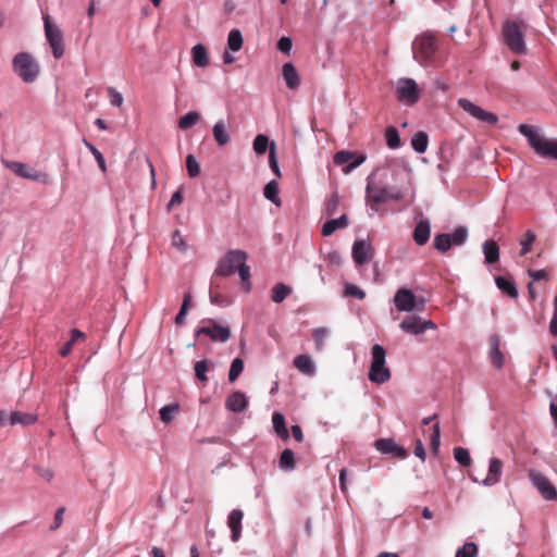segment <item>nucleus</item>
<instances>
[{
	"label": "nucleus",
	"mask_w": 557,
	"mask_h": 557,
	"mask_svg": "<svg viewBox=\"0 0 557 557\" xmlns=\"http://www.w3.org/2000/svg\"><path fill=\"white\" fill-rule=\"evenodd\" d=\"M518 131L539 156L557 159V140L544 138L537 129L527 124H520Z\"/></svg>",
	"instance_id": "obj_1"
},
{
	"label": "nucleus",
	"mask_w": 557,
	"mask_h": 557,
	"mask_svg": "<svg viewBox=\"0 0 557 557\" xmlns=\"http://www.w3.org/2000/svg\"><path fill=\"white\" fill-rule=\"evenodd\" d=\"M437 49V38L431 33L421 34L412 42L413 58L423 66L434 61Z\"/></svg>",
	"instance_id": "obj_2"
},
{
	"label": "nucleus",
	"mask_w": 557,
	"mask_h": 557,
	"mask_svg": "<svg viewBox=\"0 0 557 557\" xmlns=\"http://www.w3.org/2000/svg\"><path fill=\"white\" fill-rule=\"evenodd\" d=\"M527 24L521 20H507L503 25V35L507 47L515 53H524L523 32Z\"/></svg>",
	"instance_id": "obj_3"
},
{
	"label": "nucleus",
	"mask_w": 557,
	"mask_h": 557,
	"mask_svg": "<svg viewBox=\"0 0 557 557\" xmlns=\"http://www.w3.org/2000/svg\"><path fill=\"white\" fill-rule=\"evenodd\" d=\"M371 366L369 370V380L376 384H384L391 379V371L385 366L386 351L383 346L375 344L371 348Z\"/></svg>",
	"instance_id": "obj_4"
},
{
	"label": "nucleus",
	"mask_w": 557,
	"mask_h": 557,
	"mask_svg": "<svg viewBox=\"0 0 557 557\" xmlns=\"http://www.w3.org/2000/svg\"><path fill=\"white\" fill-rule=\"evenodd\" d=\"M14 73L25 83H33L37 79L40 67L37 61L28 52L17 53L12 61Z\"/></svg>",
	"instance_id": "obj_5"
},
{
	"label": "nucleus",
	"mask_w": 557,
	"mask_h": 557,
	"mask_svg": "<svg viewBox=\"0 0 557 557\" xmlns=\"http://www.w3.org/2000/svg\"><path fill=\"white\" fill-rule=\"evenodd\" d=\"M367 200L370 203L372 210H377L379 206L387 200L398 201L403 199V193L398 189H389L384 186H380L371 181L367 184Z\"/></svg>",
	"instance_id": "obj_6"
},
{
	"label": "nucleus",
	"mask_w": 557,
	"mask_h": 557,
	"mask_svg": "<svg viewBox=\"0 0 557 557\" xmlns=\"http://www.w3.org/2000/svg\"><path fill=\"white\" fill-rule=\"evenodd\" d=\"M247 255L243 250H230L218 263L214 276H230L238 270L243 262H246Z\"/></svg>",
	"instance_id": "obj_7"
},
{
	"label": "nucleus",
	"mask_w": 557,
	"mask_h": 557,
	"mask_svg": "<svg viewBox=\"0 0 557 557\" xmlns=\"http://www.w3.org/2000/svg\"><path fill=\"white\" fill-rule=\"evenodd\" d=\"M468 238V230L465 226H458L451 234H437L434 237L433 245L441 251L446 252L453 246H461Z\"/></svg>",
	"instance_id": "obj_8"
},
{
	"label": "nucleus",
	"mask_w": 557,
	"mask_h": 557,
	"mask_svg": "<svg viewBox=\"0 0 557 557\" xmlns=\"http://www.w3.org/2000/svg\"><path fill=\"white\" fill-rule=\"evenodd\" d=\"M44 23L46 38L51 47L52 54L55 59H61L64 54L63 33L59 26L51 23L49 15L44 16Z\"/></svg>",
	"instance_id": "obj_9"
},
{
	"label": "nucleus",
	"mask_w": 557,
	"mask_h": 557,
	"mask_svg": "<svg viewBox=\"0 0 557 557\" xmlns=\"http://www.w3.org/2000/svg\"><path fill=\"white\" fill-rule=\"evenodd\" d=\"M528 476L532 485L539 491L545 500H557V488L547 476L535 469H530Z\"/></svg>",
	"instance_id": "obj_10"
},
{
	"label": "nucleus",
	"mask_w": 557,
	"mask_h": 557,
	"mask_svg": "<svg viewBox=\"0 0 557 557\" xmlns=\"http://www.w3.org/2000/svg\"><path fill=\"white\" fill-rule=\"evenodd\" d=\"M200 327L196 330V336H209L213 342L225 343L231 337V330L228 326L219 324L212 319L203 320Z\"/></svg>",
	"instance_id": "obj_11"
},
{
	"label": "nucleus",
	"mask_w": 557,
	"mask_h": 557,
	"mask_svg": "<svg viewBox=\"0 0 557 557\" xmlns=\"http://www.w3.org/2000/svg\"><path fill=\"white\" fill-rule=\"evenodd\" d=\"M394 305L399 311L411 312L414 309L422 310L424 308V300H418L412 290L401 287L394 296Z\"/></svg>",
	"instance_id": "obj_12"
},
{
	"label": "nucleus",
	"mask_w": 557,
	"mask_h": 557,
	"mask_svg": "<svg viewBox=\"0 0 557 557\" xmlns=\"http://www.w3.org/2000/svg\"><path fill=\"white\" fill-rule=\"evenodd\" d=\"M396 96L400 102L412 106L420 98V90L417 83L411 78H400L396 86Z\"/></svg>",
	"instance_id": "obj_13"
},
{
	"label": "nucleus",
	"mask_w": 557,
	"mask_h": 557,
	"mask_svg": "<svg viewBox=\"0 0 557 557\" xmlns=\"http://www.w3.org/2000/svg\"><path fill=\"white\" fill-rule=\"evenodd\" d=\"M3 164L5 168L11 170L15 175H17L20 177L30 180L34 182H42V183H47V181H48V176L46 173L36 171L35 169H33L32 166H29L26 163L18 162V161L3 160Z\"/></svg>",
	"instance_id": "obj_14"
},
{
	"label": "nucleus",
	"mask_w": 557,
	"mask_h": 557,
	"mask_svg": "<svg viewBox=\"0 0 557 557\" xmlns=\"http://www.w3.org/2000/svg\"><path fill=\"white\" fill-rule=\"evenodd\" d=\"M458 106L469 113L472 117L486 123L488 125H496L498 122V117L495 113L485 111L481 107L474 104L469 99L460 98L458 99Z\"/></svg>",
	"instance_id": "obj_15"
},
{
	"label": "nucleus",
	"mask_w": 557,
	"mask_h": 557,
	"mask_svg": "<svg viewBox=\"0 0 557 557\" xmlns=\"http://www.w3.org/2000/svg\"><path fill=\"white\" fill-rule=\"evenodd\" d=\"M399 327L408 334L419 335L426 330H435L437 326L431 320H422L418 315H407L400 322Z\"/></svg>",
	"instance_id": "obj_16"
},
{
	"label": "nucleus",
	"mask_w": 557,
	"mask_h": 557,
	"mask_svg": "<svg viewBox=\"0 0 557 557\" xmlns=\"http://www.w3.org/2000/svg\"><path fill=\"white\" fill-rule=\"evenodd\" d=\"M374 255V249L369 242L356 240L352 246V259L357 265L369 262Z\"/></svg>",
	"instance_id": "obj_17"
},
{
	"label": "nucleus",
	"mask_w": 557,
	"mask_h": 557,
	"mask_svg": "<svg viewBox=\"0 0 557 557\" xmlns=\"http://www.w3.org/2000/svg\"><path fill=\"white\" fill-rule=\"evenodd\" d=\"M244 512L240 509H233L227 518V525L231 529V539L233 542H237L242 536V521Z\"/></svg>",
	"instance_id": "obj_18"
},
{
	"label": "nucleus",
	"mask_w": 557,
	"mask_h": 557,
	"mask_svg": "<svg viewBox=\"0 0 557 557\" xmlns=\"http://www.w3.org/2000/svg\"><path fill=\"white\" fill-rule=\"evenodd\" d=\"M374 446L382 454H394L401 458L406 457V450L398 446L392 438L376 440Z\"/></svg>",
	"instance_id": "obj_19"
},
{
	"label": "nucleus",
	"mask_w": 557,
	"mask_h": 557,
	"mask_svg": "<svg viewBox=\"0 0 557 557\" xmlns=\"http://www.w3.org/2000/svg\"><path fill=\"white\" fill-rule=\"evenodd\" d=\"M248 406V399L242 392L232 393L225 400V407L232 412L244 411Z\"/></svg>",
	"instance_id": "obj_20"
},
{
	"label": "nucleus",
	"mask_w": 557,
	"mask_h": 557,
	"mask_svg": "<svg viewBox=\"0 0 557 557\" xmlns=\"http://www.w3.org/2000/svg\"><path fill=\"white\" fill-rule=\"evenodd\" d=\"M503 472V462L498 458L490 460L488 472L482 483L486 486H492L499 482Z\"/></svg>",
	"instance_id": "obj_21"
},
{
	"label": "nucleus",
	"mask_w": 557,
	"mask_h": 557,
	"mask_svg": "<svg viewBox=\"0 0 557 557\" xmlns=\"http://www.w3.org/2000/svg\"><path fill=\"white\" fill-rule=\"evenodd\" d=\"M431 234V225L429 220L421 219L413 231L412 237L417 245L423 246L428 243Z\"/></svg>",
	"instance_id": "obj_22"
},
{
	"label": "nucleus",
	"mask_w": 557,
	"mask_h": 557,
	"mask_svg": "<svg viewBox=\"0 0 557 557\" xmlns=\"http://www.w3.org/2000/svg\"><path fill=\"white\" fill-rule=\"evenodd\" d=\"M349 225V219L347 214H342L338 219H332L326 221L321 230L323 236H331L335 231L345 228Z\"/></svg>",
	"instance_id": "obj_23"
},
{
	"label": "nucleus",
	"mask_w": 557,
	"mask_h": 557,
	"mask_svg": "<svg viewBox=\"0 0 557 557\" xmlns=\"http://www.w3.org/2000/svg\"><path fill=\"white\" fill-rule=\"evenodd\" d=\"M282 74L289 89H297L299 87L300 77L294 64L285 63L282 69Z\"/></svg>",
	"instance_id": "obj_24"
},
{
	"label": "nucleus",
	"mask_w": 557,
	"mask_h": 557,
	"mask_svg": "<svg viewBox=\"0 0 557 557\" xmlns=\"http://www.w3.org/2000/svg\"><path fill=\"white\" fill-rule=\"evenodd\" d=\"M293 364L298 371L306 375H312L315 371L312 358L306 354L295 357Z\"/></svg>",
	"instance_id": "obj_25"
},
{
	"label": "nucleus",
	"mask_w": 557,
	"mask_h": 557,
	"mask_svg": "<svg viewBox=\"0 0 557 557\" xmlns=\"http://www.w3.org/2000/svg\"><path fill=\"white\" fill-rule=\"evenodd\" d=\"M37 420H38L37 414L27 413V412L12 411L9 414V424L10 425L21 424L23 426H27V425L36 423Z\"/></svg>",
	"instance_id": "obj_26"
},
{
	"label": "nucleus",
	"mask_w": 557,
	"mask_h": 557,
	"mask_svg": "<svg viewBox=\"0 0 557 557\" xmlns=\"http://www.w3.org/2000/svg\"><path fill=\"white\" fill-rule=\"evenodd\" d=\"M212 134L216 144L221 147L231 141V136L223 120L218 121L212 128Z\"/></svg>",
	"instance_id": "obj_27"
},
{
	"label": "nucleus",
	"mask_w": 557,
	"mask_h": 557,
	"mask_svg": "<svg viewBox=\"0 0 557 557\" xmlns=\"http://www.w3.org/2000/svg\"><path fill=\"white\" fill-rule=\"evenodd\" d=\"M499 344H500V339L497 335H494L491 337V347L492 348H491L490 358H491L492 364L497 369H500L504 364V355L499 350Z\"/></svg>",
	"instance_id": "obj_28"
},
{
	"label": "nucleus",
	"mask_w": 557,
	"mask_h": 557,
	"mask_svg": "<svg viewBox=\"0 0 557 557\" xmlns=\"http://www.w3.org/2000/svg\"><path fill=\"white\" fill-rule=\"evenodd\" d=\"M191 58L195 65L199 67H206L209 64V54L207 48L197 44L191 49Z\"/></svg>",
	"instance_id": "obj_29"
},
{
	"label": "nucleus",
	"mask_w": 557,
	"mask_h": 557,
	"mask_svg": "<svg viewBox=\"0 0 557 557\" xmlns=\"http://www.w3.org/2000/svg\"><path fill=\"white\" fill-rule=\"evenodd\" d=\"M483 252L485 256V262L493 264L499 259V247L494 240H486L483 244Z\"/></svg>",
	"instance_id": "obj_30"
},
{
	"label": "nucleus",
	"mask_w": 557,
	"mask_h": 557,
	"mask_svg": "<svg viewBox=\"0 0 557 557\" xmlns=\"http://www.w3.org/2000/svg\"><path fill=\"white\" fill-rule=\"evenodd\" d=\"M495 283L497 287L505 294H507L511 298L518 297V290L515 285V282L511 278L505 276H496Z\"/></svg>",
	"instance_id": "obj_31"
},
{
	"label": "nucleus",
	"mask_w": 557,
	"mask_h": 557,
	"mask_svg": "<svg viewBox=\"0 0 557 557\" xmlns=\"http://www.w3.org/2000/svg\"><path fill=\"white\" fill-rule=\"evenodd\" d=\"M272 423L275 433L284 441L289 438V433L286 428L285 418L280 412H274L272 416Z\"/></svg>",
	"instance_id": "obj_32"
},
{
	"label": "nucleus",
	"mask_w": 557,
	"mask_h": 557,
	"mask_svg": "<svg viewBox=\"0 0 557 557\" xmlns=\"http://www.w3.org/2000/svg\"><path fill=\"white\" fill-rule=\"evenodd\" d=\"M292 288L284 283H277L273 286L271 293V299L275 304L282 302L289 294Z\"/></svg>",
	"instance_id": "obj_33"
},
{
	"label": "nucleus",
	"mask_w": 557,
	"mask_h": 557,
	"mask_svg": "<svg viewBox=\"0 0 557 557\" xmlns=\"http://www.w3.org/2000/svg\"><path fill=\"white\" fill-rule=\"evenodd\" d=\"M428 144H429V137H428V134L424 133V132H418L416 133L413 136H412V139H411V146L412 148L419 152V153H423L426 151V148H428Z\"/></svg>",
	"instance_id": "obj_34"
},
{
	"label": "nucleus",
	"mask_w": 557,
	"mask_h": 557,
	"mask_svg": "<svg viewBox=\"0 0 557 557\" xmlns=\"http://www.w3.org/2000/svg\"><path fill=\"white\" fill-rule=\"evenodd\" d=\"M296 466L295 454L293 450L286 448L280 456V468L285 471L293 470Z\"/></svg>",
	"instance_id": "obj_35"
},
{
	"label": "nucleus",
	"mask_w": 557,
	"mask_h": 557,
	"mask_svg": "<svg viewBox=\"0 0 557 557\" xmlns=\"http://www.w3.org/2000/svg\"><path fill=\"white\" fill-rule=\"evenodd\" d=\"M264 197L276 206L281 205L278 197V184L275 181L269 182L263 189Z\"/></svg>",
	"instance_id": "obj_36"
},
{
	"label": "nucleus",
	"mask_w": 557,
	"mask_h": 557,
	"mask_svg": "<svg viewBox=\"0 0 557 557\" xmlns=\"http://www.w3.org/2000/svg\"><path fill=\"white\" fill-rule=\"evenodd\" d=\"M385 140H386V145L391 149H397V148L400 147V145H401L400 136H399V133H398L396 127L388 126L386 128V131H385Z\"/></svg>",
	"instance_id": "obj_37"
},
{
	"label": "nucleus",
	"mask_w": 557,
	"mask_h": 557,
	"mask_svg": "<svg viewBox=\"0 0 557 557\" xmlns=\"http://www.w3.org/2000/svg\"><path fill=\"white\" fill-rule=\"evenodd\" d=\"M243 35L239 29H232L227 37V47L232 51H238L243 47Z\"/></svg>",
	"instance_id": "obj_38"
},
{
	"label": "nucleus",
	"mask_w": 557,
	"mask_h": 557,
	"mask_svg": "<svg viewBox=\"0 0 557 557\" xmlns=\"http://www.w3.org/2000/svg\"><path fill=\"white\" fill-rule=\"evenodd\" d=\"M429 441H430V448H431L432 453L434 455H436L438 453L440 445H441V429H440L438 423H435L432 426V431L429 435Z\"/></svg>",
	"instance_id": "obj_39"
},
{
	"label": "nucleus",
	"mask_w": 557,
	"mask_h": 557,
	"mask_svg": "<svg viewBox=\"0 0 557 557\" xmlns=\"http://www.w3.org/2000/svg\"><path fill=\"white\" fill-rule=\"evenodd\" d=\"M536 235L533 231L528 230L520 239L521 250L520 256H525L531 250V246L535 242Z\"/></svg>",
	"instance_id": "obj_40"
},
{
	"label": "nucleus",
	"mask_w": 557,
	"mask_h": 557,
	"mask_svg": "<svg viewBox=\"0 0 557 557\" xmlns=\"http://www.w3.org/2000/svg\"><path fill=\"white\" fill-rule=\"evenodd\" d=\"M200 119V114L196 111H190L183 115L178 121V127L181 129H187L194 126Z\"/></svg>",
	"instance_id": "obj_41"
},
{
	"label": "nucleus",
	"mask_w": 557,
	"mask_h": 557,
	"mask_svg": "<svg viewBox=\"0 0 557 557\" xmlns=\"http://www.w3.org/2000/svg\"><path fill=\"white\" fill-rule=\"evenodd\" d=\"M178 409H180V407L176 404H171V405L162 407L159 412L160 419L164 423H170L173 420L174 414L178 411Z\"/></svg>",
	"instance_id": "obj_42"
},
{
	"label": "nucleus",
	"mask_w": 557,
	"mask_h": 557,
	"mask_svg": "<svg viewBox=\"0 0 557 557\" xmlns=\"http://www.w3.org/2000/svg\"><path fill=\"white\" fill-rule=\"evenodd\" d=\"M244 370V361L240 358H235L228 371V381L235 382Z\"/></svg>",
	"instance_id": "obj_43"
},
{
	"label": "nucleus",
	"mask_w": 557,
	"mask_h": 557,
	"mask_svg": "<svg viewBox=\"0 0 557 557\" xmlns=\"http://www.w3.org/2000/svg\"><path fill=\"white\" fill-rule=\"evenodd\" d=\"M454 457L463 467H469L471 465V457L468 449L463 447H455L454 448Z\"/></svg>",
	"instance_id": "obj_44"
},
{
	"label": "nucleus",
	"mask_w": 557,
	"mask_h": 557,
	"mask_svg": "<svg viewBox=\"0 0 557 557\" xmlns=\"http://www.w3.org/2000/svg\"><path fill=\"white\" fill-rule=\"evenodd\" d=\"M210 301L213 305L225 307L230 305V299L221 294L213 285L210 288Z\"/></svg>",
	"instance_id": "obj_45"
},
{
	"label": "nucleus",
	"mask_w": 557,
	"mask_h": 557,
	"mask_svg": "<svg viewBox=\"0 0 557 557\" xmlns=\"http://www.w3.org/2000/svg\"><path fill=\"white\" fill-rule=\"evenodd\" d=\"M478 546L473 542H467L456 552L455 557H475L478 555Z\"/></svg>",
	"instance_id": "obj_46"
},
{
	"label": "nucleus",
	"mask_w": 557,
	"mask_h": 557,
	"mask_svg": "<svg viewBox=\"0 0 557 557\" xmlns=\"http://www.w3.org/2000/svg\"><path fill=\"white\" fill-rule=\"evenodd\" d=\"M253 150L257 154H263L265 153L268 146H269V138L268 136L263 134H259L253 139Z\"/></svg>",
	"instance_id": "obj_47"
},
{
	"label": "nucleus",
	"mask_w": 557,
	"mask_h": 557,
	"mask_svg": "<svg viewBox=\"0 0 557 557\" xmlns=\"http://www.w3.org/2000/svg\"><path fill=\"white\" fill-rule=\"evenodd\" d=\"M341 199L337 194H333L325 202V214L332 216L337 212Z\"/></svg>",
	"instance_id": "obj_48"
},
{
	"label": "nucleus",
	"mask_w": 557,
	"mask_h": 557,
	"mask_svg": "<svg viewBox=\"0 0 557 557\" xmlns=\"http://www.w3.org/2000/svg\"><path fill=\"white\" fill-rule=\"evenodd\" d=\"M186 168L190 177H197L200 174V164L193 154L186 157Z\"/></svg>",
	"instance_id": "obj_49"
},
{
	"label": "nucleus",
	"mask_w": 557,
	"mask_h": 557,
	"mask_svg": "<svg viewBox=\"0 0 557 557\" xmlns=\"http://www.w3.org/2000/svg\"><path fill=\"white\" fill-rule=\"evenodd\" d=\"M208 370H209L208 360L205 359V360L197 361L195 364V376L201 382H207L208 377H207L206 373Z\"/></svg>",
	"instance_id": "obj_50"
},
{
	"label": "nucleus",
	"mask_w": 557,
	"mask_h": 557,
	"mask_svg": "<svg viewBox=\"0 0 557 557\" xmlns=\"http://www.w3.org/2000/svg\"><path fill=\"white\" fill-rule=\"evenodd\" d=\"M327 335L329 331L325 327H319L313 331L312 336L315 342L317 350H321L323 348L324 341L326 339Z\"/></svg>",
	"instance_id": "obj_51"
},
{
	"label": "nucleus",
	"mask_w": 557,
	"mask_h": 557,
	"mask_svg": "<svg viewBox=\"0 0 557 557\" xmlns=\"http://www.w3.org/2000/svg\"><path fill=\"white\" fill-rule=\"evenodd\" d=\"M237 271H238L239 276L244 283L245 290L249 292V289H250V283H249L250 268L246 264V262H243V264L239 265Z\"/></svg>",
	"instance_id": "obj_52"
},
{
	"label": "nucleus",
	"mask_w": 557,
	"mask_h": 557,
	"mask_svg": "<svg viewBox=\"0 0 557 557\" xmlns=\"http://www.w3.org/2000/svg\"><path fill=\"white\" fill-rule=\"evenodd\" d=\"M84 144L88 148V150L92 153L95 159L97 160L100 169L102 171H106V161H104V158H103L102 153L92 144H90L89 141L84 140Z\"/></svg>",
	"instance_id": "obj_53"
},
{
	"label": "nucleus",
	"mask_w": 557,
	"mask_h": 557,
	"mask_svg": "<svg viewBox=\"0 0 557 557\" xmlns=\"http://www.w3.org/2000/svg\"><path fill=\"white\" fill-rule=\"evenodd\" d=\"M354 157H355V154L352 152L347 151V150H341L335 153L334 163L337 165H343V164L349 163Z\"/></svg>",
	"instance_id": "obj_54"
},
{
	"label": "nucleus",
	"mask_w": 557,
	"mask_h": 557,
	"mask_svg": "<svg viewBox=\"0 0 557 557\" xmlns=\"http://www.w3.org/2000/svg\"><path fill=\"white\" fill-rule=\"evenodd\" d=\"M107 91L110 97V103L117 108L122 107L124 101L122 94H120L114 87H108Z\"/></svg>",
	"instance_id": "obj_55"
},
{
	"label": "nucleus",
	"mask_w": 557,
	"mask_h": 557,
	"mask_svg": "<svg viewBox=\"0 0 557 557\" xmlns=\"http://www.w3.org/2000/svg\"><path fill=\"white\" fill-rule=\"evenodd\" d=\"M269 164H270V168L273 171V173L277 177H281V171H280L278 164H277V161H276V157H275V146H274V144L270 145Z\"/></svg>",
	"instance_id": "obj_56"
},
{
	"label": "nucleus",
	"mask_w": 557,
	"mask_h": 557,
	"mask_svg": "<svg viewBox=\"0 0 557 557\" xmlns=\"http://www.w3.org/2000/svg\"><path fill=\"white\" fill-rule=\"evenodd\" d=\"M345 295L355 297L358 299H363L366 297V293L361 288H359L358 286L352 285V284L346 285Z\"/></svg>",
	"instance_id": "obj_57"
},
{
	"label": "nucleus",
	"mask_w": 557,
	"mask_h": 557,
	"mask_svg": "<svg viewBox=\"0 0 557 557\" xmlns=\"http://www.w3.org/2000/svg\"><path fill=\"white\" fill-rule=\"evenodd\" d=\"M172 246L181 251L186 250L185 240L180 231H175L172 235Z\"/></svg>",
	"instance_id": "obj_58"
},
{
	"label": "nucleus",
	"mask_w": 557,
	"mask_h": 557,
	"mask_svg": "<svg viewBox=\"0 0 557 557\" xmlns=\"http://www.w3.org/2000/svg\"><path fill=\"white\" fill-rule=\"evenodd\" d=\"M366 159L367 158L364 154H358V156L354 157L352 160H350L351 162H349L347 164V166L344 169V172L345 173L351 172L352 170H355L356 168L361 165L366 161Z\"/></svg>",
	"instance_id": "obj_59"
},
{
	"label": "nucleus",
	"mask_w": 557,
	"mask_h": 557,
	"mask_svg": "<svg viewBox=\"0 0 557 557\" xmlns=\"http://www.w3.org/2000/svg\"><path fill=\"white\" fill-rule=\"evenodd\" d=\"M293 47L292 39L289 37H282L277 41V49L283 53H289Z\"/></svg>",
	"instance_id": "obj_60"
},
{
	"label": "nucleus",
	"mask_w": 557,
	"mask_h": 557,
	"mask_svg": "<svg viewBox=\"0 0 557 557\" xmlns=\"http://www.w3.org/2000/svg\"><path fill=\"white\" fill-rule=\"evenodd\" d=\"M183 201V193L182 189L176 190L172 197L170 202L168 203V209L171 210L175 206H180Z\"/></svg>",
	"instance_id": "obj_61"
},
{
	"label": "nucleus",
	"mask_w": 557,
	"mask_h": 557,
	"mask_svg": "<svg viewBox=\"0 0 557 557\" xmlns=\"http://www.w3.org/2000/svg\"><path fill=\"white\" fill-rule=\"evenodd\" d=\"M528 273L533 281L548 280V273L545 270H529Z\"/></svg>",
	"instance_id": "obj_62"
},
{
	"label": "nucleus",
	"mask_w": 557,
	"mask_h": 557,
	"mask_svg": "<svg viewBox=\"0 0 557 557\" xmlns=\"http://www.w3.org/2000/svg\"><path fill=\"white\" fill-rule=\"evenodd\" d=\"M64 511L65 509L63 507L59 508L55 512V516H54V522L53 524L51 525V530H57L58 528H60V525L62 524L63 522V515H64Z\"/></svg>",
	"instance_id": "obj_63"
},
{
	"label": "nucleus",
	"mask_w": 557,
	"mask_h": 557,
	"mask_svg": "<svg viewBox=\"0 0 557 557\" xmlns=\"http://www.w3.org/2000/svg\"><path fill=\"white\" fill-rule=\"evenodd\" d=\"M35 470L38 473V475L47 482H50L53 478V472L50 469L36 467Z\"/></svg>",
	"instance_id": "obj_64"
}]
</instances>
